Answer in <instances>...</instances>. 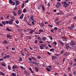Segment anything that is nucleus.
I'll list each match as a JSON object with an SVG mask.
<instances>
[{
    "label": "nucleus",
    "mask_w": 76,
    "mask_h": 76,
    "mask_svg": "<svg viewBox=\"0 0 76 76\" xmlns=\"http://www.w3.org/2000/svg\"><path fill=\"white\" fill-rule=\"evenodd\" d=\"M75 45H76V43L74 41H72L70 42V45L71 46H74Z\"/></svg>",
    "instance_id": "nucleus-1"
},
{
    "label": "nucleus",
    "mask_w": 76,
    "mask_h": 76,
    "mask_svg": "<svg viewBox=\"0 0 76 76\" xmlns=\"http://www.w3.org/2000/svg\"><path fill=\"white\" fill-rule=\"evenodd\" d=\"M24 21H25L26 22L28 25H29L30 26H32V24H30V23H29V22H28V21L27 20H26V17H25L24 18Z\"/></svg>",
    "instance_id": "nucleus-2"
},
{
    "label": "nucleus",
    "mask_w": 76,
    "mask_h": 76,
    "mask_svg": "<svg viewBox=\"0 0 76 76\" xmlns=\"http://www.w3.org/2000/svg\"><path fill=\"white\" fill-rule=\"evenodd\" d=\"M7 54L5 55V56L3 57V59H6V58H9L10 57V56L9 55H7Z\"/></svg>",
    "instance_id": "nucleus-3"
},
{
    "label": "nucleus",
    "mask_w": 76,
    "mask_h": 76,
    "mask_svg": "<svg viewBox=\"0 0 76 76\" xmlns=\"http://www.w3.org/2000/svg\"><path fill=\"white\" fill-rule=\"evenodd\" d=\"M65 48L66 49H67V50H69V48H71V47L69 46V44H66Z\"/></svg>",
    "instance_id": "nucleus-4"
},
{
    "label": "nucleus",
    "mask_w": 76,
    "mask_h": 76,
    "mask_svg": "<svg viewBox=\"0 0 76 76\" xmlns=\"http://www.w3.org/2000/svg\"><path fill=\"white\" fill-rule=\"evenodd\" d=\"M34 15H32L30 18V20H31V21H32V20H33V21H35L34 19Z\"/></svg>",
    "instance_id": "nucleus-5"
},
{
    "label": "nucleus",
    "mask_w": 76,
    "mask_h": 76,
    "mask_svg": "<svg viewBox=\"0 0 76 76\" xmlns=\"http://www.w3.org/2000/svg\"><path fill=\"white\" fill-rule=\"evenodd\" d=\"M68 6H69V4L68 3H67L66 4H64L63 5L64 7L65 8H66Z\"/></svg>",
    "instance_id": "nucleus-6"
},
{
    "label": "nucleus",
    "mask_w": 76,
    "mask_h": 76,
    "mask_svg": "<svg viewBox=\"0 0 76 76\" xmlns=\"http://www.w3.org/2000/svg\"><path fill=\"white\" fill-rule=\"evenodd\" d=\"M8 43V42L7 40H5L3 42V43L4 45L7 44Z\"/></svg>",
    "instance_id": "nucleus-7"
},
{
    "label": "nucleus",
    "mask_w": 76,
    "mask_h": 76,
    "mask_svg": "<svg viewBox=\"0 0 76 76\" xmlns=\"http://www.w3.org/2000/svg\"><path fill=\"white\" fill-rule=\"evenodd\" d=\"M62 46H64V43L63 42H61V41L59 40L58 42Z\"/></svg>",
    "instance_id": "nucleus-8"
},
{
    "label": "nucleus",
    "mask_w": 76,
    "mask_h": 76,
    "mask_svg": "<svg viewBox=\"0 0 76 76\" xmlns=\"http://www.w3.org/2000/svg\"><path fill=\"white\" fill-rule=\"evenodd\" d=\"M24 73L25 75H29V73L28 72L26 71H24Z\"/></svg>",
    "instance_id": "nucleus-9"
},
{
    "label": "nucleus",
    "mask_w": 76,
    "mask_h": 76,
    "mask_svg": "<svg viewBox=\"0 0 76 76\" xmlns=\"http://www.w3.org/2000/svg\"><path fill=\"white\" fill-rule=\"evenodd\" d=\"M34 31H35V30H30L29 32V34H32V33H33V32H34Z\"/></svg>",
    "instance_id": "nucleus-10"
},
{
    "label": "nucleus",
    "mask_w": 76,
    "mask_h": 76,
    "mask_svg": "<svg viewBox=\"0 0 76 76\" xmlns=\"http://www.w3.org/2000/svg\"><path fill=\"white\" fill-rule=\"evenodd\" d=\"M22 13V11L21 10H19L18 11V14L19 16H20Z\"/></svg>",
    "instance_id": "nucleus-11"
},
{
    "label": "nucleus",
    "mask_w": 76,
    "mask_h": 76,
    "mask_svg": "<svg viewBox=\"0 0 76 76\" xmlns=\"http://www.w3.org/2000/svg\"><path fill=\"white\" fill-rule=\"evenodd\" d=\"M39 25H40V27H43V26H44V24H43V23H39V24H38Z\"/></svg>",
    "instance_id": "nucleus-12"
},
{
    "label": "nucleus",
    "mask_w": 76,
    "mask_h": 76,
    "mask_svg": "<svg viewBox=\"0 0 76 76\" xmlns=\"http://www.w3.org/2000/svg\"><path fill=\"white\" fill-rule=\"evenodd\" d=\"M68 55V53L67 52L64 53V54H63V56H65V57H67Z\"/></svg>",
    "instance_id": "nucleus-13"
},
{
    "label": "nucleus",
    "mask_w": 76,
    "mask_h": 76,
    "mask_svg": "<svg viewBox=\"0 0 76 76\" xmlns=\"http://www.w3.org/2000/svg\"><path fill=\"white\" fill-rule=\"evenodd\" d=\"M23 14H22L21 16L20 17V19H23Z\"/></svg>",
    "instance_id": "nucleus-14"
},
{
    "label": "nucleus",
    "mask_w": 76,
    "mask_h": 76,
    "mask_svg": "<svg viewBox=\"0 0 76 76\" xmlns=\"http://www.w3.org/2000/svg\"><path fill=\"white\" fill-rule=\"evenodd\" d=\"M57 57L55 56H53L52 57V60H54V59H56Z\"/></svg>",
    "instance_id": "nucleus-15"
},
{
    "label": "nucleus",
    "mask_w": 76,
    "mask_h": 76,
    "mask_svg": "<svg viewBox=\"0 0 76 76\" xmlns=\"http://www.w3.org/2000/svg\"><path fill=\"white\" fill-rule=\"evenodd\" d=\"M0 74L3 75V76H5V74L1 71H0Z\"/></svg>",
    "instance_id": "nucleus-16"
},
{
    "label": "nucleus",
    "mask_w": 76,
    "mask_h": 76,
    "mask_svg": "<svg viewBox=\"0 0 76 76\" xmlns=\"http://www.w3.org/2000/svg\"><path fill=\"white\" fill-rule=\"evenodd\" d=\"M31 58H32V59H33L35 61H37V59H36V58H35L34 57H31Z\"/></svg>",
    "instance_id": "nucleus-17"
},
{
    "label": "nucleus",
    "mask_w": 76,
    "mask_h": 76,
    "mask_svg": "<svg viewBox=\"0 0 76 76\" xmlns=\"http://www.w3.org/2000/svg\"><path fill=\"white\" fill-rule=\"evenodd\" d=\"M39 32H41V33L42 32H44V31H43V30H42V29H40L39 30Z\"/></svg>",
    "instance_id": "nucleus-18"
},
{
    "label": "nucleus",
    "mask_w": 76,
    "mask_h": 76,
    "mask_svg": "<svg viewBox=\"0 0 76 76\" xmlns=\"http://www.w3.org/2000/svg\"><path fill=\"white\" fill-rule=\"evenodd\" d=\"M1 66H3V67H5V66H6V64L3 63H1Z\"/></svg>",
    "instance_id": "nucleus-19"
},
{
    "label": "nucleus",
    "mask_w": 76,
    "mask_h": 76,
    "mask_svg": "<svg viewBox=\"0 0 76 76\" xmlns=\"http://www.w3.org/2000/svg\"><path fill=\"white\" fill-rule=\"evenodd\" d=\"M18 67L17 66H15L13 65L12 66V69H14V70H15V68H18Z\"/></svg>",
    "instance_id": "nucleus-20"
},
{
    "label": "nucleus",
    "mask_w": 76,
    "mask_h": 76,
    "mask_svg": "<svg viewBox=\"0 0 76 76\" xmlns=\"http://www.w3.org/2000/svg\"><path fill=\"white\" fill-rule=\"evenodd\" d=\"M16 2V4H18V5H19V4H20L19 2L18 1H15Z\"/></svg>",
    "instance_id": "nucleus-21"
},
{
    "label": "nucleus",
    "mask_w": 76,
    "mask_h": 76,
    "mask_svg": "<svg viewBox=\"0 0 76 76\" xmlns=\"http://www.w3.org/2000/svg\"><path fill=\"white\" fill-rule=\"evenodd\" d=\"M42 10L44 11L45 10V7H44V6H42Z\"/></svg>",
    "instance_id": "nucleus-22"
},
{
    "label": "nucleus",
    "mask_w": 76,
    "mask_h": 76,
    "mask_svg": "<svg viewBox=\"0 0 76 76\" xmlns=\"http://www.w3.org/2000/svg\"><path fill=\"white\" fill-rule=\"evenodd\" d=\"M43 40H44V41H46V39H47V37H43L42 38Z\"/></svg>",
    "instance_id": "nucleus-23"
},
{
    "label": "nucleus",
    "mask_w": 76,
    "mask_h": 76,
    "mask_svg": "<svg viewBox=\"0 0 76 76\" xmlns=\"http://www.w3.org/2000/svg\"><path fill=\"white\" fill-rule=\"evenodd\" d=\"M35 69H36V72H38V71H39V69H38V68L37 67H35Z\"/></svg>",
    "instance_id": "nucleus-24"
},
{
    "label": "nucleus",
    "mask_w": 76,
    "mask_h": 76,
    "mask_svg": "<svg viewBox=\"0 0 76 76\" xmlns=\"http://www.w3.org/2000/svg\"><path fill=\"white\" fill-rule=\"evenodd\" d=\"M62 40L63 41H67V39H66V37L63 38Z\"/></svg>",
    "instance_id": "nucleus-25"
},
{
    "label": "nucleus",
    "mask_w": 76,
    "mask_h": 76,
    "mask_svg": "<svg viewBox=\"0 0 76 76\" xmlns=\"http://www.w3.org/2000/svg\"><path fill=\"white\" fill-rule=\"evenodd\" d=\"M7 38H11V37H12V36L11 35H9L8 34H7Z\"/></svg>",
    "instance_id": "nucleus-26"
},
{
    "label": "nucleus",
    "mask_w": 76,
    "mask_h": 76,
    "mask_svg": "<svg viewBox=\"0 0 76 76\" xmlns=\"http://www.w3.org/2000/svg\"><path fill=\"white\" fill-rule=\"evenodd\" d=\"M9 23L10 25H12V23H13V22H12V21H9Z\"/></svg>",
    "instance_id": "nucleus-27"
},
{
    "label": "nucleus",
    "mask_w": 76,
    "mask_h": 76,
    "mask_svg": "<svg viewBox=\"0 0 76 76\" xmlns=\"http://www.w3.org/2000/svg\"><path fill=\"white\" fill-rule=\"evenodd\" d=\"M9 3H10V4H12V3L13 2V0H9Z\"/></svg>",
    "instance_id": "nucleus-28"
},
{
    "label": "nucleus",
    "mask_w": 76,
    "mask_h": 76,
    "mask_svg": "<svg viewBox=\"0 0 76 76\" xmlns=\"http://www.w3.org/2000/svg\"><path fill=\"white\" fill-rule=\"evenodd\" d=\"M49 38L51 40H53V38L52 37H51V36H49Z\"/></svg>",
    "instance_id": "nucleus-29"
},
{
    "label": "nucleus",
    "mask_w": 76,
    "mask_h": 76,
    "mask_svg": "<svg viewBox=\"0 0 76 76\" xmlns=\"http://www.w3.org/2000/svg\"><path fill=\"white\" fill-rule=\"evenodd\" d=\"M60 21H58L57 22H56V25H59V24H60Z\"/></svg>",
    "instance_id": "nucleus-30"
},
{
    "label": "nucleus",
    "mask_w": 76,
    "mask_h": 76,
    "mask_svg": "<svg viewBox=\"0 0 76 76\" xmlns=\"http://www.w3.org/2000/svg\"><path fill=\"white\" fill-rule=\"evenodd\" d=\"M25 4V3H23L22 4V5L21 6V8H22V9H23V7H24V5Z\"/></svg>",
    "instance_id": "nucleus-31"
},
{
    "label": "nucleus",
    "mask_w": 76,
    "mask_h": 76,
    "mask_svg": "<svg viewBox=\"0 0 76 76\" xmlns=\"http://www.w3.org/2000/svg\"><path fill=\"white\" fill-rule=\"evenodd\" d=\"M6 29H7V31H11V30L9 29V28H7Z\"/></svg>",
    "instance_id": "nucleus-32"
},
{
    "label": "nucleus",
    "mask_w": 76,
    "mask_h": 76,
    "mask_svg": "<svg viewBox=\"0 0 76 76\" xmlns=\"http://www.w3.org/2000/svg\"><path fill=\"white\" fill-rule=\"evenodd\" d=\"M37 39H38V40H39V41H41V40H42V39L41 38V37H37Z\"/></svg>",
    "instance_id": "nucleus-33"
},
{
    "label": "nucleus",
    "mask_w": 76,
    "mask_h": 76,
    "mask_svg": "<svg viewBox=\"0 0 76 76\" xmlns=\"http://www.w3.org/2000/svg\"><path fill=\"white\" fill-rule=\"evenodd\" d=\"M2 24H3V25H5V24H6V23H5V21H2Z\"/></svg>",
    "instance_id": "nucleus-34"
},
{
    "label": "nucleus",
    "mask_w": 76,
    "mask_h": 76,
    "mask_svg": "<svg viewBox=\"0 0 76 76\" xmlns=\"http://www.w3.org/2000/svg\"><path fill=\"white\" fill-rule=\"evenodd\" d=\"M9 22V21H5V23H6V24H8Z\"/></svg>",
    "instance_id": "nucleus-35"
},
{
    "label": "nucleus",
    "mask_w": 76,
    "mask_h": 76,
    "mask_svg": "<svg viewBox=\"0 0 76 76\" xmlns=\"http://www.w3.org/2000/svg\"><path fill=\"white\" fill-rule=\"evenodd\" d=\"M32 64H36V62L35 61H32Z\"/></svg>",
    "instance_id": "nucleus-36"
},
{
    "label": "nucleus",
    "mask_w": 76,
    "mask_h": 76,
    "mask_svg": "<svg viewBox=\"0 0 76 76\" xmlns=\"http://www.w3.org/2000/svg\"><path fill=\"white\" fill-rule=\"evenodd\" d=\"M8 69L9 70H11V68H10V66H8Z\"/></svg>",
    "instance_id": "nucleus-37"
},
{
    "label": "nucleus",
    "mask_w": 76,
    "mask_h": 76,
    "mask_svg": "<svg viewBox=\"0 0 76 76\" xmlns=\"http://www.w3.org/2000/svg\"><path fill=\"white\" fill-rule=\"evenodd\" d=\"M57 4H58V5H59V6H61V4H60V2H57Z\"/></svg>",
    "instance_id": "nucleus-38"
},
{
    "label": "nucleus",
    "mask_w": 76,
    "mask_h": 76,
    "mask_svg": "<svg viewBox=\"0 0 76 76\" xmlns=\"http://www.w3.org/2000/svg\"><path fill=\"white\" fill-rule=\"evenodd\" d=\"M53 44H54L55 45H57V42L56 41L53 42Z\"/></svg>",
    "instance_id": "nucleus-39"
},
{
    "label": "nucleus",
    "mask_w": 76,
    "mask_h": 76,
    "mask_svg": "<svg viewBox=\"0 0 76 76\" xmlns=\"http://www.w3.org/2000/svg\"><path fill=\"white\" fill-rule=\"evenodd\" d=\"M39 42L40 44L42 43H43V41H42L41 40H40L39 41Z\"/></svg>",
    "instance_id": "nucleus-40"
},
{
    "label": "nucleus",
    "mask_w": 76,
    "mask_h": 76,
    "mask_svg": "<svg viewBox=\"0 0 76 76\" xmlns=\"http://www.w3.org/2000/svg\"><path fill=\"white\" fill-rule=\"evenodd\" d=\"M40 49H41V50H42V49H43V48H43V47H42V46L40 45Z\"/></svg>",
    "instance_id": "nucleus-41"
},
{
    "label": "nucleus",
    "mask_w": 76,
    "mask_h": 76,
    "mask_svg": "<svg viewBox=\"0 0 76 76\" xmlns=\"http://www.w3.org/2000/svg\"><path fill=\"white\" fill-rule=\"evenodd\" d=\"M26 9H24L23 10V13H25V12H26Z\"/></svg>",
    "instance_id": "nucleus-42"
},
{
    "label": "nucleus",
    "mask_w": 76,
    "mask_h": 76,
    "mask_svg": "<svg viewBox=\"0 0 76 76\" xmlns=\"http://www.w3.org/2000/svg\"><path fill=\"white\" fill-rule=\"evenodd\" d=\"M72 48H73V49H74V50H76V46H73L72 47Z\"/></svg>",
    "instance_id": "nucleus-43"
},
{
    "label": "nucleus",
    "mask_w": 76,
    "mask_h": 76,
    "mask_svg": "<svg viewBox=\"0 0 76 76\" xmlns=\"http://www.w3.org/2000/svg\"><path fill=\"white\" fill-rule=\"evenodd\" d=\"M12 75L13 76H16V74L15 73H12Z\"/></svg>",
    "instance_id": "nucleus-44"
},
{
    "label": "nucleus",
    "mask_w": 76,
    "mask_h": 76,
    "mask_svg": "<svg viewBox=\"0 0 76 76\" xmlns=\"http://www.w3.org/2000/svg\"><path fill=\"white\" fill-rule=\"evenodd\" d=\"M12 4V5H15V1H13Z\"/></svg>",
    "instance_id": "nucleus-45"
},
{
    "label": "nucleus",
    "mask_w": 76,
    "mask_h": 76,
    "mask_svg": "<svg viewBox=\"0 0 76 76\" xmlns=\"http://www.w3.org/2000/svg\"><path fill=\"white\" fill-rule=\"evenodd\" d=\"M46 70L48 72H49V71H51V69H49L48 68H47Z\"/></svg>",
    "instance_id": "nucleus-46"
},
{
    "label": "nucleus",
    "mask_w": 76,
    "mask_h": 76,
    "mask_svg": "<svg viewBox=\"0 0 76 76\" xmlns=\"http://www.w3.org/2000/svg\"><path fill=\"white\" fill-rule=\"evenodd\" d=\"M59 14L60 15H62V14H63V12L61 11H60L59 12Z\"/></svg>",
    "instance_id": "nucleus-47"
},
{
    "label": "nucleus",
    "mask_w": 76,
    "mask_h": 76,
    "mask_svg": "<svg viewBox=\"0 0 76 76\" xmlns=\"http://www.w3.org/2000/svg\"><path fill=\"white\" fill-rule=\"evenodd\" d=\"M54 30H58V28H57V27H55L54 28Z\"/></svg>",
    "instance_id": "nucleus-48"
},
{
    "label": "nucleus",
    "mask_w": 76,
    "mask_h": 76,
    "mask_svg": "<svg viewBox=\"0 0 76 76\" xmlns=\"http://www.w3.org/2000/svg\"><path fill=\"white\" fill-rule=\"evenodd\" d=\"M41 46H42V47H45L46 46V45H44V44H42L41 45Z\"/></svg>",
    "instance_id": "nucleus-49"
},
{
    "label": "nucleus",
    "mask_w": 76,
    "mask_h": 76,
    "mask_svg": "<svg viewBox=\"0 0 76 76\" xmlns=\"http://www.w3.org/2000/svg\"><path fill=\"white\" fill-rule=\"evenodd\" d=\"M58 75V73L57 72H55V74H54V76H56V75Z\"/></svg>",
    "instance_id": "nucleus-50"
},
{
    "label": "nucleus",
    "mask_w": 76,
    "mask_h": 76,
    "mask_svg": "<svg viewBox=\"0 0 76 76\" xmlns=\"http://www.w3.org/2000/svg\"><path fill=\"white\" fill-rule=\"evenodd\" d=\"M15 22H16V23H17V24H18V23H19L18 20H16V21Z\"/></svg>",
    "instance_id": "nucleus-51"
},
{
    "label": "nucleus",
    "mask_w": 76,
    "mask_h": 76,
    "mask_svg": "<svg viewBox=\"0 0 76 76\" xmlns=\"http://www.w3.org/2000/svg\"><path fill=\"white\" fill-rule=\"evenodd\" d=\"M31 23H32V25H35V23L34 21H32Z\"/></svg>",
    "instance_id": "nucleus-52"
},
{
    "label": "nucleus",
    "mask_w": 76,
    "mask_h": 76,
    "mask_svg": "<svg viewBox=\"0 0 76 76\" xmlns=\"http://www.w3.org/2000/svg\"><path fill=\"white\" fill-rule=\"evenodd\" d=\"M19 60L20 61H22V57H20V58Z\"/></svg>",
    "instance_id": "nucleus-53"
},
{
    "label": "nucleus",
    "mask_w": 76,
    "mask_h": 76,
    "mask_svg": "<svg viewBox=\"0 0 76 76\" xmlns=\"http://www.w3.org/2000/svg\"><path fill=\"white\" fill-rule=\"evenodd\" d=\"M13 14L15 16H16V13L15 12H13Z\"/></svg>",
    "instance_id": "nucleus-54"
},
{
    "label": "nucleus",
    "mask_w": 76,
    "mask_h": 76,
    "mask_svg": "<svg viewBox=\"0 0 76 76\" xmlns=\"http://www.w3.org/2000/svg\"><path fill=\"white\" fill-rule=\"evenodd\" d=\"M58 20V18H57L55 20V22H57Z\"/></svg>",
    "instance_id": "nucleus-55"
},
{
    "label": "nucleus",
    "mask_w": 76,
    "mask_h": 76,
    "mask_svg": "<svg viewBox=\"0 0 76 76\" xmlns=\"http://www.w3.org/2000/svg\"><path fill=\"white\" fill-rule=\"evenodd\" d=\"M56 7H57V8H58V7H59L60 6L58 5H56Z\"/></svg>",
    "instance_id": "nucleus-56"
},
{
    "label": "nucleus",
    "mask_w": 76,
    "mask_h": 76,
    "mask_svg": "<svg viewBox=\"0 0 76 76\" xmlns=\"http://www.w3.org/2000/svg\"><path fill=\"white\" fill-rule=\"evenodd\" d=\"M62 4H67L66 3V2L64 1V2L62 3Z\"/></svg>",
    "instance_id": "nucleus-57"
},
{
    "label": "nucleus",
    "mask_w": 76,
    "mask_h": 76,
    "mask_svg": "<svg viewBox=\"0 0 76 76\" xmlns=\"http://www.w3.org/2000/svg\"><path fill=\"white\" fill-rule=\"evenodd\" d=\"M54 50V48L51 49H50V51H53Z\"/></svg>",
    "instance_id": "nucleus-58"
},
{
    "label": "nucleus",
    "mask_w": 76,
    "mask_h": 76,
    "mask_svg": "<svg viewBox=\"0 0 76 76\" xmlns=\"http://www.w3.org/2000/svg\"><path fill=\"white\" fill-rule=\"evenodd\" d=\"M73 75H76V72L74 71L73 72Z\"/></svg>",
    "instance_id": "nucleus-59"
},
{
    "label": "nucleus",
    "mask_w": 76,
    "mask_h": 76,
    "mask_svg": "<svg viewBox=\"0 0 76 76\" xmlns=\"http://www.w3.org/2000/svg\"><path fill=\"white\" fill-rule=\"evenodd\" d=\"M48 67H49V68H50V69H51V68H52V66H48Z\"/></svg>",
    "instance_id": "nucleus-60"
},
{
    "label": "nucleus",
    "mask_w": 76,
    "mask_h": 76,
    "mask_svg": "<svg viewBox=\"0 0 76 76\" xmlns=\"http://www.w3.org/2000/svg\"><path fill=\"white\" fill-rule=\"evenodd\" d=\"M48 47H50V48H51V45H48Z\"/></svg>",
    "instance_id": "nucleus-61"
},
{
    "label": "nucleus",
    "mask_w": 76,
    "mask_h": 76,
    "mask_svg": "<svg viewBox=\"0 0 76 76\" xmlns=\"http://www.w3.org/2000/svg\"><path fill=\"white\" fill-rule=\"evenodd\" d=\"M15 26L16 27H17V28H19V26H18V25L16 24H15Z\"/></svg>",
    "instance_id": "nucleus-62"
},
{
    "label": "nucleus",
    "mask_w": 76,
    "mask_h": 76,
    "mask_svg": "<svg viewBox=\"0 0 76 76\" xmlns=\"http://www.w3.org/2000/svg\"><path fill=\"white\" fill-rule=\"evenodd\" d=\"M35 64L38 66V65H39V63H37V62H36Z\"/></svg>",
    "instance_id": "nucleus-63"
},
{
    "label": "nucleus",
    "mask_w": 76,
    "mask_h": 76,
    "mask_svg": "<svg viewBox=\"0 0 76 76\" xmlns=\"http://www.w3.org/2000/svg\"><path fill=\"white\" fill-rule=\"evenodd\" d=\"M12 50H13V51H15V49L14 48H12Z\"/></svg>",
    "instance_id": "nucleus-64"
}]
</instances>
